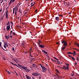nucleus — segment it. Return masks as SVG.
<instances>
[{
    "label": "nucleus",
    "mask_w": 79,
    "mask_h": 79,
    "mask_svg": "<svg viewBox=\"0 0 79 79\" xmlns=\"http://www.w3.org/2000/svg\"><path fill=\"white\" fill-rule=\"evenodd\" d=\"M18 66H19V67H21V68L24 69L25 71L27 73H28L30 72V70L29 69H27V67H26L25 66L23 65L21 66L19 65V64H18Z\"/></svg>",
    "instance_id": "nucleus-1"
},
{
    "label": "nucleus",
    "mask_w": 79,
    "mask_h": 79,
    "mask_svg": "<svg viewBox=\"0 0 79 79\" xmlns=\"http://www.w3.org/2000/svg\"><path fill=\"white\" fill-rule=\"evenodd\" d=\"M22 3H19L17 5V6L15 8H15H13V14H14L15 13V14L16 15V9L17 8V6L18 7V6H20L21 5V4Z\"/></svg>",
    "instance_id": "nucleus-2"
},
{
    "label": "nucleus",
    "mask_w": 79,
    "mask_h": 79,
    "mask_svg": "<svg viewBox=\"0 0 79 79\" xmlns=\"http://www.w3.org/2000/svg\"><path fill=\"white\" fill-rule=\"evenodd\" d=\"M40 66L41 68H42V71L44 73H45L46 71V70H47V69L45 68L44 66L42 65L41 64H40Z\"/></svg>",
    "instance_id": "nucleus-3"
},
{
    "label": "nucleus",
    "mask_w": 79,
    "mask_h": 79,
    "mask_svg": "<svg viewBox=\"0 0 79 79\" xmlns=\"http://www.w3.org/2000/svg\"><path fill=\"white\" fill-rule=\"evenodd\" d=\"M61 43L62 44H63L64 46L66 47L67 46V43L65 40H61Z\"/></svg>",
    "instance_id": "nucleus-4"
},
{
    "label": "nucleus",
    "mask_w": 79,
    "mask_h": 79,
    "mask_svg": "<svg viewBox=\"0 0 79 79\" xmlns=\"http://www.w3.org/2000/svg\"><path fill=\"white\" fill-rule=\"evenodd\" d=\"M63 67H60V68H61L62 69H64V70H66V69H67V70H68L69 69V67H66L65 66H63Z\"/></svg>",
    "instance_id": "nucleus-5"
},
{
    "label": "nucleus",
    "mask_w": 79,
    "mask_h": 79,
    "mask_svg": "<svg viewBox=\"0 0 79 79\" xmlns=\"http://www.w3.org/2000/svg\"><path fill=\"white\" fill-rule=\"evenodd\" d=\"M32 75L34 76H39V74L38 73H32Z\"/></svg>",
    "instance_id": "nucleus-6"
},
{
    "label": "nucleus",
    "mask_w": 79,
    "mask_h": 79,
    "mask_svg": "<svg viewBox=\"0 0 79 79\" xmlns=\"http://www.w3.org/2000/svg\"><path fill=\"white\" fill-rule=\"evenodd\" d=\"M10 24L7 26L6 30H10Z\"/></svg>",
    "instance_id": "nucleus-7"
},
{
    "label": "nucleus",
    "mask_w": 79,
    "mask_h": 79,
    "mask_svg": "<svg viewBox=\"0 0 79 79\" xmlns=\"http://www.w3.org/2000/svg\"><path fill=\"white\" fill-rule=\"evenodd\" d=\"M5 37H6V39L7 40H8V39L10 38V36L8 35V36H5Z\"/></svg>",
    "instance_id": "nucleus-8"
},
{
    "label": "nucleus",
    "mask_w": 79,
    "mask_h": 79,
    "mask_svg": "<svg viewBox=\"0 0 79 79\" xmlns=\"http://www.w3.org/2000/svg\"><path fill=\"white\" fill-rule=\"evenodd\" d=\"M39 47L41 48H44V46L43 45H39Z\"/></svg>",
    "instance_id": "nucleus-9"
},
{
    "label": "nucleus",
    "mask_w": 79,
    "mask_h": 79,
    "mask_svg": "<svg viewBox=\"0 0 79 79\" xmlns=\"http://www.w3.org/2000/svg\"><path fill=\"white\" fill-rule=\"evenodd\" d=\"M16 0H10V2H9V5H10V4H11V2H12V3H13Z\"/></svg>",
    "instance_id": "nucleus-10"
},
{
    "label": "nucleus",
    "mask_w": 79,
    "mask_h": 79,
    "mask_svg": "<svg viewBox=\"0 0 79 79\" xmlns=\"http://www.w3.org/2000/svg\"><path fill=\"white\" fill-rule=\"evenodd\" d=\"M8 10L6 11V19H7V18H8Z\"/></svg>",
    "instance_id": "nucleus-11"
},
{
    "label": "nucleus",
    "mask_w": 79,
    "mask_h": 79,
    "mask_svg": "<svg viewBox=\"0 0 79 79\" xmlns=\"http://www.w3.org/2000/svg\"><path fill=\"white\" fill-rule=\"evenodd\" d=\"M75 45L77 46V47H78V48H79V44H78L77 42H75Z\"/></svg>",
    "instance_id": "nucleus-12"
},
{
    "label": "nucleus",
    "mask_w": 79,
    "mask_h": 79,
    "mask_svg": "<svg viewBox=\"0 0 79 79\" xmlns=\"http://www.w3.org/2000/svg\"><path fill=\"white\" fill-rule=\"evenodd\" d=\"M26 77H27V79H30L31 77L29 76H28L27 75H25Z\"/></svg>",
    "instance_id": "nucleus-13"
},
{
    "label": "nucleus",
    "mask_w": 79,
    "mask_h": 79,
    "mask_svg": "<svg viewBox=\"0 0 79 79\" xmlns=\"http://www.w3.org/2000/svg\"><path fill=\"white\" fill-rule=\"evenodd\" d=\"M55 18L57 21H59L60 20V18H59L58 17H56Z\"/></svg>",
    "instance_id": "nucleus-14"
},
{
    "label": "nucleus",
    "mask_w": 79,
    "mask_h": 79,
    "mask_svg": "<svg viewBox=\"0 0 79 79\" xmlns=\"http://www.w3.org/2000/svg\"><path fill=\"white\" fill-rule=\"evenodd\" d=\"M32 66H33V67L34 68H37V69H38L37 67H35V66H36V64H33Z\"/></svg>",
    "instance_id": "nucleus-15"
},
{
    "label": "nucleus",
    "mask_w": 79,
    "mask_h": 79,
    "mask_svg": "<svg viewBox=\"0 0 79 79\" xmlns=\"http://www.w3.org/2000/svg\"><path fill=\"white\" fill-rule=\"evenodd\" d=\"M42 52H44V53L46 54H47L48 52H46V51H45L44 50H42Z\"/></svg>",
    "instance_id": "nucleus-16"
},
{
    "label": "nucleus",
    "mask_w": 79,
    "mask_h": 79,
    "mask_svg": "<svg viewBox=\"0 0 79 79\" xmlns=\"http://www.w3.org/2000/svg\"><path fill=\"white\" fill-rule=\"evenodd\" d=\"M65 48V47H64L63 48H61L62 50L64 51V48Z\"/></svg>",
    "instance_id": "nucleus-17"
},
{
    "label": "nucleus",
    "mask_w": 79,
    "mask_h": 79,
    "mask_svg": "<svg viewBox=\"0 0 79 79\" xmlns=\"http://www.w3.org/2000/svg\"><path fill=\"white\" fill-rule=\"evenodd\" d=\"M58 16H60V17H63V15H59Z\"/></svg>",
    "instance_id": "nucleus-18"
},
{
    "label": "nucleus",
    "mask_w": 79,
    "mask_h": 79,
    "mask_svg": "<svg viewBox=\"0 0 79 79\" xmlns=\"http://www.w3.org/2000/svg\"><path fill=\"white\" fill-rule=\"evenodd\" d=\"M56 76H58V77H57V78H59L60 77L61 78V77H60V76H58V74L56 73Z\"/></svg>",
    "instance_id": "nucleus-19"
},
{
    "label": "nucleus",
    "mask_w": 79,
    "mask_h": 79,
    "mask_svg": "<svg viewBox=\"0 0 79 79\" xmlns=\"http://www.w3.org/2000/svg\"><path fill=\"white\" fill-rule=\"evenodd\" d=\"M66 65H67V67H69V64H67V63L66 64Z\"/></svg>",
    "instance_id": "nucleus-20"
},
{
    "label": "nucleus",
    "mask_w": 79,
    "mask_h": 79,
    "mask_svg": "<svg viewBox=\"0 0 79 79\" xmlns=\"http://www.w3.org/2000/svg\"><path fill=\"white\" fill-rule=\"evenodd\" d=\"M1 47V48H2V49H3L5 51H7V50H5V49H3V47H2L1 46V47Z\"/></svg>",
    "instance_id": "nucleus-21"
},
{
    "label": "nucleus",
    "mask_w": 79,
    "mask_h": 79,
    "mask_svg": "<svg viewBox=\"0 0 79 79\" xmlns=\"http://www.w3.org/2000/svg\"><path fill=\"white\" fill-rule=\"evenodd\" d=\"M56 72H57L58 73H60L58 70H57V69H56Z\"/></svg>",
    "instance_id": "nucleus-22"
},
{
    "label": "nucleus",
    "mask_w": 79,
    "mask_h": 79,
    "mask_svg": "<svg viewBox=\"0 0 79 79\" xmlns=\"http://www.w3.org/2000/svg\"><path fill=\"white\" fill-rule=\"evenodd\" d=\"M71 58H72V59L74 60H75V58H74L73 57H71Z\"/></svg>",
    "instance_id": "nucleus-23"
},
{
    "label": "nucleus",
    "mask_w": 79,
    "mask_h": 79,
    "mask_svg": "<svg viewBox=\"0 0 79 79\" xmlns=\"http://www.w3.org/2000/svg\"><path fill=\"white\" fill-rule=\"evenodd\" d=\"M57 64H62V63H60V62H57Z\"/></svg>",
    "instance_id": "nucleus-24"
},
{
    "label": "nucleus",
    "mask_w": 79,
    "mask_h": 79,
    "mask_svg": "<svg viewBox=\"0 0 79 79\" xmlns=\"http://www.w3.org/2000/svg\"><path fill=\"white\" fill-rule=\"evenodd\" d=\"M12 50H13L14 52H15V49H14V47H13L12 48Z\"/></svg>",
    "instance_id": "nucleus-25"
},
{
    "label": "nucleus",
    "mask_w": 79,
    "mask_h": 79,
    "mask_svg": "<svg viewBox=\"0 0 79 79\" xmlns=\"http://www.w3.org/2000/svg\"><path fill=\"white\" fill-rule=\"evenodd\" d=\"M9 24H10V22L8 21L7 24V25H9Z\"/></svg>",
    "instance_id": "nucleus-26"
},
{
    "label": "nucleus",
    "mask_w": 79,
    "mask_h": 79,
    "mask_svg": "<svg viewBox=\"0 0 79 79\" xmlns=\"http://www.w3.org/2000/svg\"><path fill=\"white\" fill-rule=\"evenodd\" d=\"M73 52H74V53H74V55H75L76 54V52L75 51H74Z\"/></svg>",
    "instance_id": "nucleus-27"
},
{
    "label": "nucleus",
    "mask_w": 79,
    "mask_h": 79,
    "mask_svg": "<svg viewBox=\"0 0 79 79\" xmlns=\"http://www.w3.org/2000/svg\"><path fill=\"white\" fill-rule=\"evenodd\" d=\"M38 45H41V44H40V43L39 42H38Z\"/></svg>",
    "instance_id": "nucleus-28"
},
{
    "label": "nucleus",
    "mask_w": 79,
    "mask_h": 79,
    "mask_svg": "<svg viewBox=\"0 0 79 79\" xmlns=\"http://www.w3.org/2000/svg\"><path fill=\"white\" fill-rule=\"evenodd\" d=\"M7 73H8L9 74H10V71H7Z\"/></svg>",
    "instance_id": "nucleus-29"
},
{
    "label": "nucleus",
    "mask_w": 79,
    "mask_h": 79,
    "mask_svg": "<svg viewBox=\"0 0 79 79\" xmlns=\"http://www.w3.org/2000/svg\"><path fill=\"white\" fill-rule=\"evenodd\" d=\"M4 45H6H6L7 44L6 43H5V42L4 43Z\"/></svg>",
    "instance_id": "nucleus-30"
},
{
    "label": "nucleus",
    "mask_w": 79,
    "mask_h": 79,
    "mask_svg": "<svg viewBox=\"0 0 79 79\" xmlns=\"http://www.w3.org/2000/svg\"><path fill=\"white\" fill-rule=\"evenodd\" d=\"M3 16L1 18V20H3Z\"/></svg>",
    "instance_id": "nucleus-31"
},
{
    "label": "nucleus",
    "mask_w": 79,
    "mask_h": 79,
    "mask_svg": "<svg viewBox=\"0 0 79 79\" xmlns=\"http://www.w3.org/2000/svg\"><path fill=\"white\" fill-rule=\"evenodd\" d=\"M35 3H34V4H33L31 6V7H32V6H34V5H35Z\"/></svg>",
    "instance_id": "nucleus-32"
},
{
    "label": "nucleus",
    "mask_w": 79,
    "mask_h": 79,
    "mask_svg": "<svg viewBox=\"0 0 79 79\" xmlns=\"http://www.w3.org/2000/svg\"><path fill=\"white\" fill-rule=\"evenodd\" d=\"M71 52H67V53L68 54H71Z\"/></svg>",
    "instance_id": "nucleus-33"
},
{
    "label": "nucleus",
    "mask_w": 79,
    "mask_h": 79,
    "mask_svg": "<svg viewBox=\"0 0 79 79\" xmlns=\"http://www.w3.org/2000/svg\"><path fill=\"white\" fill-rule=\"evenodd\" d=\"M52 60V61L53 62H56V61L55 60Z\"/></svg>",
    "instance_id": "nucleus-34"
},
{
    "label": "nucleus",
    "mask_w": 79,
    "mask_h": 79,
    "mask_svg": "<svg viewBox=\"0 0 79 79\" xmlns=\"http://www.w3.org/2000/svg\"><path fill=\"white\" fill-rule=\"evenodd\" d=\"M15 65L17 66V67H18V68H19V66H18V65H17L16 64H15Z\"/></svg>",
    "instance_id": "nucleus-35"
},
{
    "label": "nucleus",
    "mask_w": 79,
    "mask_h": 79,
    "mask_svg": "<svg viewBox=\"0 0 79 79\" xmlns=\"http://www.w3.org/2000/svg\"><path fill=\"white\" fill-rule=\"evenodd\" d=\"M10 63H11V64H13V65H15V64H14V63H13L12 62H10Z\"/></svg>",
    "instance_id": "nucleus-36"
},
{
    "label": "nucleus",
    "mask_w": 79,
    "mask_h": 79,
    "mask_svg": "<svg viewBox=\"0 0 79 79\" xmlns=\"http://www.w3.org/2000/svg\"><path fill=\"white\" fill-rule=\"evenodd\" d=\"M3 46H4V47L5 48H6V46L5 45H4Z\"/></svg>",
    "instance_id": "nucleus-37"
},
{
    "label": "nucleus",
    "mask_w": 79,
    "mask_h": 79,
    "mask_svg": "<svg viewBox=\"0 0 79 79\" xmlns=\"http://www.w3.org/2000/svg\"><path fill=\"white\" fill-rule=\"evenodd\" d=\"M2 42H0V47H2Z\"/></svg>",
    "instance_id": "nucleus-38"
},
{
    "label": "nucleus",
    "mask_w": 79,
    "mask_h": 79,
    "mask_svg": "<svg viewBox=\"0 0 79 79\" xmlns=\"http://www.w3.org/2000/svg\"><path fill=\"white\" fill-rule=\"evenodd\" d=\"M22 45H21V46H22V45H24V44H24V43H22Z\"/></svg>",
    "instance_id": "nucleus-39"
},
{
    "label": "nucleus",
    "mask_w": 79,
    "mask_h": 79,
    "mask_svg": "<svg viewBox=\"0 0 79 79\" xmlns=\"http://www.w3.org/2000/svg\"><path fill=\"white\" fill-rule=\"evenodd\" d=\"M2 1L1 2V3H2V2H3V0H0V1H2Z\"/></svg>",
    "instance_id": "nucleus-40"
},
{
    "label": "nucleus",
    "mask_w": 79,
    "mask_h": 79,
    "mask_svg": "<svg viewBox=\"0 0 79 79\" xmlns=\"http://www.w3.org/2000/svg\"><path fill=\"white\" fill-rule=\"evenodd\" d=\"M13 33H14V32H13L12 31H10V33L12 34Z\"/></svg>",
    "instance_id": "nucleus-41"
},
{
    "label": "nucleus",
    "mask_w": 79,
    "mask_h": 79,
    "mask_svg": "<svg viewBox=\"0 0 79 79\" xmlns=\"http://www.w3.org/2000/svg\"><path fill=\"white\" fill-rule=\"evenodd\" d=\"M30 57H32V55H31V53H30Z\"/></svg>",
    "instance_id": "nucleus-42"
},
{
    "label": "nucleus",
    "mask_w": 79,
    "mask_h": 79,
    "mask_svg": "<svg viewBox=\"0 0 79 79\" xmlns=\"http://www.w3.org/2000/svg\"><path fill=\"white\" fill-rule=\"evenodd\" d=\"M5 46H6V47H8V44H6V45H5Z\"/></svg>",
    "instance_id": "nucleus-43"
},
{
    "label": "nucleus",
    "mask_w": 79,
    "mask_h": 79,
    "mask_svg": "<svg viewBox=\"0 0 79 79\" xmlns=\"http://www.w3.org/2000/svg\"><path fill=\"white\" fill-rule=\"evenodd\" d=\"M39 42L40 43H41V41L40 40H39Z\"/></svg>",
    "instance_id": "nucleus-44"
},
{
    "label": "nucleus",
    "mask_w": 79,
    "mask_h": 79,
    "mask_svg": "<svg viewBox=\"0 0 79 79\" xmlns=\"http://www.w3.org/2000/svg\"><path fill=\"white\" fill-rule=\"evenodd\" d=\"M53 58L54 59H57V58H56V57H53Z\"/></svg>",
    "instance_id": "nucleus-45"
},
{
    "label": "nucleus",
    "mask_w": 79,
    "mask_h": 79,
    "mask_svg": "<svg viewBox=\"0 0 79 79\" xmlns=\"http://www.w3.org/2000/svg\"><path fill=\"white\" fill-rule=\"evenodd\" d=\"M10 23H11V24H13V22H10Z\"/></svg>",
    "instance_id": "nucleus-46"
},
{
    "label": "nucleus",
    "mask_w": 79,
    "mask_h": 79,
    "mask_svg": "<svg viewBox=\"0 0 79 79\" xmlns=\"http://www.w3.org/2000/svg\"><path fill=\"white\" fill-rule=\"evenodd\" d=\"M68 56H69V57H72V56H71L69 55Z\"/></svg>",
    "instance_id": "nucleus-47"
},
{
    "label": "nucleus",
    "mask_w": 79,
    "mask_h": 79,
    "mask_svg": "<svg viewBox=\"0 0 79 79\" xmlns=\"http://www.w3.org/2000/svg\"><path fill=\"white\" fill-rule=\"evenodd\" d=\"M74 76V74L73 73L72 75V76Z\"/></svg>",
    "instance_id": "nucleus-48"
},
{
    "label": "nucleus",
    "mask_w": 79,
    "mask_h": 79,
    "mask_svg": "<svg viewBox=\"0 0 79 79\" xmlns=\"http://www.w3.org/2000/svg\"><path fill=\"white\" fill-rule=\"evenodd\" d=\"M13 34L14 35H16V34H15L14 32L13 33Z\"/></svg>",
    "instance_id": "nucleus-49"
},
{
    "label": "nucleus",
    "mask_w": 79,
    "mask_h": 79,
    "mask_svg": "<svg viewBox=\"0 0 79 79\" xmlns=\"http://www.w3.org/2000/svg\"><path fill=\"white\" fill-rule=\"evenodd\" d=\"M19 12L20 13H21H21H22L21 12V11H19Z\"/></svg>",
    "instance_id": "nucleus-50"
},
{
    "label": "nucleus",
    "mask_w": 79,
    "mask_h": 79,
    "mask_svg": "<svg viewBox=\"0 0 79 79\" xmlns=\"http://www.w3.org/2000/svg\"><path fill=\"white\" fill-rule=\"evenodd\" d=\"M30 61H31V62H32V60H31V59H30Z\"/></svg>",
    "instance_id": "nucleus-51"
},
{
    "label": "nucleus",
    "mask_w": 79,
    "mask_h": 79,
    "mask_svg": "<svg viewBox=\"0 0 79 79\" xmlns=\"http://www.w3.org/2000/svg\"><path fill=\"white\" fill-rule=\"evenodd\" d=\"M13 60H14L15 61H16V60H15V59H13Z\"/></svg>",
    "instance_id": "nucleus-52"
},
{
    "label": "nucleus",
    "mask_w": 79,
    "mask_h": 79,
    "mask_svg": "<svg viewBox=\"0 0 79 79\" xmlns=\"http://www.w3.org/2000/svg\"><path fill=\"white\" fill-rule=\"evenodd\" d=\"M77 63V62L75 63V65H76Z\"/></svg>",
    "instance_id": "nucleus-53"
},
{
    "label": "nucleus",
    "mask_w": 79,
    "mask_h": 79,
    "mask_svg": "<svg viewBox=\"0 0 79 79\" xmlns=\"http://www.w3.org/2000/svg\"><path fill=\"white\" fill-rule=\"evenodd\" d=\"M31 60H34V59H33V58H31Z\"/></svg>",
    "instance_id": "nucleus-54"
},
{
    "label": "nucleus",
    "mask_w": 79,
    "mask_h": 79,
    "mask_svg": "<svg viewBox=\"0 0 79 79\" xmlns=\"http://www.w3.org/2000/svg\"><path fill=\"white\" fill-rule=\"evenodd\" d=\"M39 79H41V77H39Z\"/></svg>",
    "instance_id": "nucleus-55"
},
{
    "label": "nucleus",
    "mask_w": 79,
    "mask_h": 79,
    "mask_svg": "<svg viewBox=\"0 0 79 79\" xmlns=\"http://www.w3.org/2000/svg\"><path fill=\"white\" fill-rule=\"evenodd\" d=\"M70 54H74V53L71 52V53H70Z\"/></svg>",
    "instance_id": "nucleus-56"
},
{
    "label": "nucleus",
    "mask_w": 79,
    "mask_h": 79,
    "mask_svg": "<svg viewBox=\"0 0 79 79\" xmlns=\"http://www.w3.org/2000/svg\"><path fill=\"white\" fill-rule=\"evenodd\" d=\"M2 9H1L0 10V12H1V11H2Z\"/></svg>",
    "instance_id": "nucleus-57"
},
{
    "label": "nucleus",
    "mask_w": 79,
    "mask_h": 79,
    "mask_svg": "<svg viewBox=\"0 0 79 79\" xmlns=\"http://www.w3.org/2000/svg\"><path fill=\"white\" fill-rule=\"evenodd\" d=\"M77 60H78V57H77Z\"/></svg>",
    "instance_id": "nucleus-58"
},
{
    "label": "nucleus",
    "mask_w": 79,
    "mask_h": 79,
    "mask_svg": "<svg viewBox=\"0 0 79 79\" xmlns=\"http://www.w3.org/2000/svg\"><path fill=\"white\" fill-rule=\"evenodd\" d=\"M37 10H35V12H37Z\"/></svg>",
    "instance_id": "nucleus-59"
},
{
    "label": "nucleus",
    "mask_w": 79,
    "mask_h": 79,
    "mask_svg": "<svg viewBox=\"0 0 79 79\" xmlns=\"http://www.w3.org/2000/svg\"><path fill=\"white\" fill-rule=\"evenodd\" d=\"M74 49H75V50H77V49H76V48H74Z\"/></svg>",
    "instance_id": "nucleus-60"
},
{
    "label": "nucleus",
    "mask_w": 79,
    "mask_h": 79,
    "mask_svg": "<svg viewBox=\"0 0 79 79\" xmlns=\"http://www.w3.org/2000/svg\"><path fill=\"white\" fill-rule=\"evenodd\" d=\"M32 79H35L33 77H32Z\"/></svg>",
    "instance_id": "nucleus-61"
},
{
    "label": "nucleus",
    "mask_w": 79,
    "mask_h": 79,
    "mask_svg": "<svg viewBox=\"0 0 79 79\" xmlns=\"http://www.w3.org/2000/svg\"><path fill=\"white\" fill-rule=\"evenodd\" d=\"M59 44V43L58 42H57L56 43V44Z\"/></svg>",
    "instance_id": "nucleus-62"
},
{
    "label": "nucleus",
    "mask_w": 79,
    "mask_h": 79,
    "mask_svg": "<svg viewBox=\"0 0 79 79\" xmlns=\"http://www.w3.org/2000/svg\"><path fill=\"white\" fill-rule=\"evenodd\" d=\"M77 51H78L79 52V50L78 49H77Z\"/></svg>",
    "instance_id": "nucleus-63"
},
{
    "label": "nucleus",
    "mask_w": 79,
    "mask_h": 79,
    "mask_svg": "<svg viewBox=\"0 0 79 79\" xmlns=\"http://www.w3.org/2000/svg\"><path fill=\"white\" fill-rule=\"evenodd\" d=\"M10 38H12V36H10Z\"/></svg>",
    "instance_id": "nucleus-64"
}]
</instances>
